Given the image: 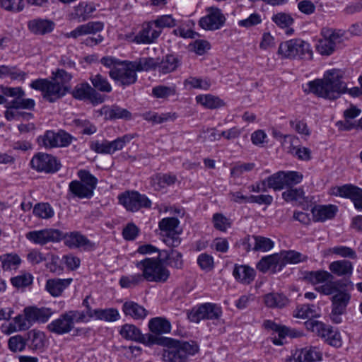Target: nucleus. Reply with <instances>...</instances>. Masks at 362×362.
Listing matches in <instances>:
<instances>
[{
  "label": "nucleus",
  "instance_id": "nucleus-15",
  "mask_svg": "<svg viewBox=\"0 0 362 362\" xmlns=\"http://www.w3.org/2000/svg\"><path fill=\"white\" fill-rule=\"evenodd\" d=\"M30 164L33 169L45 173H56L61 167L59 161L54 156L45 153L35 154Z\"/></svg>",
  "mask_w": 362,
  "mask_h": 362
},
{
  "label": "nucleus",
  "instance_id": "nucleus-12",
  "mask_svg": "<svg viewBox=\"0 0 362 362\" xmlns=\"http://www.w3.org/2000/svg\"><path fill=\"white\" fill-rule=\"evenodd\" d=\"M119 203L130 211L135 212L141 208H151V202L145 195L136 191H128L118 196Z\"/></svg>",
  "mask_w": 362,
  "mask_h": 362
},
{
  "label": "nucleus",
  "instance_id": "nucleus-48",
  "mask_svg": "<svg viewBox=\"0 0 362 362\" xmlns=\"http://www.w3.org/2000/svg\"><path fill=\"white\" fill-rule=\"evenodd\" d=\"M25 76V72L17 69L16 66H0V78L9 76L12 80L23 81Z\"/></svg>",
  "mask_w": 362,
  "mask_h": 362
},
{
  "label": "nucleus",
  "instance_id": "nucleus-19",
  "mask_svg": "<svg viewBox=\"0 0 362 362\" xmlns=\"http://www.w3.org/2000/svg\"><path fill=\"white\" fill-rule=\"evenodd\" d=\"M332 194L335 196L350 199L355 209L359 211H362L361 188L351 184H346L342 186L334 187L332 189Z\"/></svg>",
  "mask_w": 362,
  "mask_h": 362
},
{
  "label": "nucleus",
  "instance_id": "nucleus-50",
  "mask_svg": "<svg viewBox=\"0 0 362 362\" xmlns=\"http://www.w3.org/2000/svg\"><path fill=\"white\" fill-rule=\"evenodd\" d=\"M322 37L328 40L336 47L343 42L345 32L342 30H336L329 28H324L321 30Z\"/></svg>",
  "mask_w": 362,
  "mask_h": 362
},
{
  "label": "nucleus",
  "instance_id": "nucleus-46",
  "mask_svg": "<svg viewBox=\"0 0 362 362\" xmlns=\"http://www.w3.org/2000/svg\"><path fill=\"white\" fill-rule=\"evenodd\" d=\"M119 334L127 340L139 341L141 333L139 328L132 324H125L121 327Z\"/></svg>",
  "mask_w": 362,
  "mask_h": 362
},
{
  "label": "nucleus",
  "instance_id": "nucleus-36",
  "mask_svg": "<svg viewBox=\"0 0 362 362\" xmlns=\"http://www.w3.org/2000/svg\"><path fill=\"white\" fill-rule=\"evenodd\" d=\"M331 273L338 276H351L353 273V264L347 260H337L329 265Z\"/></svg>",
  "mask_w": 362,
  "mask_h": 362
},
{
  "label": "nucleus",
  "instance_id": "nucleus-38",
  "mask_svg": "<svg viewBox=\"0 0 362 362\" xmlns=\"http://www.w3.org/2000/svg\"><path fill=\"white\" fill-rule=\"evenodd\" d=\"M69 191L73 197L79 199H89L93 195V192L78 180H73L69 183Z\"/></svg>",
  "mask_w": 362,
  "mask_h": 362
},
{
  "label": "nucleus",
  "instance_id": "nucleus-60",
  "mask_svg": "<svg viewBox=\"0 0 362 362\" xmlns=\"http://www.w3.org/2000/svg\"><path fill=\"white\" fill-rule=\"evenodd\" d=\"M329 253L344 258L356 259L357 255L352 248L344 245H337L329 249Z\"/></svg>",
  "mask_w": 362,
  "mask_h": 362
},
{
  "label": "nucleus",
  "instance_id": "nucleus-11",
  "mask_svg": "<svg viewBox=\"0 0 362 362\" xmlns=\"http://www.w3.org/2000/svg\"><path fill=\"white\" fill-rule=\"evenodd\" d=\"M77 315L78 313L76 315L73 310L66 311L49 323L47 329L49 332L58 335L69 333L74 328V324L78 323L77 319L80 317H77Z\"/></svg>",
  "mask_w": 362,
  "mask_h": 362
},
{
  "label": "nucleus",
  "instance_id": "nucleus-8",
  "mask_svg": "<svg viewBox=\"0 0 362 362\" xmlns=\"http://www.w3.org/2000/svg\"><path fill=\"white\" fill-rule=\"evenodd\" d=\"M305 325L308 330L324 339L329 336V334H332V338L329 339V344L337 348L341 346L342 341L339 332L329 325L313 320L306 321Z\"/></svg>",
  "mask_w": 362,
  "mask_h": 362
},
{
  "label": "nucleus",
  "instance_id": "nucleus-6",
  "mask_svg": "<svg viewBox=\"0 0 362 362\" xmlns=\"http://www.w3.org/2000/svg\"><path fill=\"white\" fill-rule=\"evenodd\" d=\"M304 279L313 285L323 284L315 287V291L325 296L333 295L337 291V281H333L331 273L325 270L308 272Z\"/></svg>",
  "mask_w": 362,
  "mask_h": 362
},
{
  "label": "nucleus",
  "instance_id": "nucleus-22",
  "mask_svg": "<svg viewBox=\"0 0 362 362\" xmlns=\"http://www.w3.org/2000/svg\"><path fill=\"white\" fill-rule=\"evenodd\" d=\"M104 28V23L101 21H90L86 24L80 25L72 31L65 34L66 37L77 38L82 35L95 34Z\"/></svg>",
  "mask_w": 362,
  "mask_h": 362
},
{
  "label": "nucleus",
  "instance_id": "nucleus-9",
  "mask_svg": "<svg viewBox=\"0 0 362 362\" xmlns=\"http://www.w3.org/2000/svg\"><path fill=\"white\" fill-rule=\"evenodd\" d=\"M222 314L221 308L211 303H205L193 308L187 312V318L192 322L198 323L202 320H216Z\"/></svg>",
  "mask_w": 362,
  "mask_h": 362
},
{
  "label": "nucleus",
  "instance_id": "nucleus-5",
  "mask_svg": "<svg viewBox=\"0 0 362 362\" xmlns=\"http://www.w3.org/2000/svg\"><path fill=\"white\" fill-rule=\"evenodd\" d=\"M30 87L35 90H40L42 93L44 99L49 103H54L64 97L69 88L59 81L47 78L36 79L30 83Z\"/></svg>",
  "mask_w": 362,
  "mask_h": 362
},
{
  "label": "nucleus",
  "instance_id": "nucleus-28",
  "mask_svg": "<svg viewBox=\"0 0 362 362\" xmlns=\"http://www.w3.org/2000/svg\"><path fill=\"white\" fill-rule=\"evenodd\" d=\"M360 109L355 106H351L344 112L345 120L344 122H338L337 125L342 130H351L355 128H359V120L358 122H352L351 119L356 118L361 114Z\"/></svg>",
  "mask_w": 362,
  "mask_h": 362
},
{
  "label": "nucleus",
  "instance_id": "nucleus-17",
  "mask_svg": "<svg viewBox=\"0 0 362 362\" xmlns=\"http://www.w3.org/2000/svg\"><path fill=\"white\" fill-rule=\"evenodd\" d=\"M206 14L199 21V26L206 30H216L222 28L226 21L221 10L217 7H209Z\"/></svg>",
  "mask_w": 362,
  "mask_h": 362
},
{
  "label": "nucleus",
  "instance_id": "nucleus-34",
  "mask_svg": "<svg viewBox=\"0 0 362 362\" xmlns=\"http://www.w3.org/2000/svg\"><path fill=\"white\" fill-rule=\"evenodd\" d=\"M144 119L152 123L153 124H159L169 121H174L177 118L175 112L158 113L148 111L142 114Z\"/></svg>",
  "mask_w": 362,
  "mask_h": 362
},
{
  "label": "nucleus",
  "instance_id": "nucleus-31",
  "mask_svg": "<svg viewBox=\"0 0 362 362\" xmlns=\"http://www.w3.org/2000/svg\"><path fill=\"white\" fill-rule=\"evenodd\" d=\"M233 275L239 282L248 284L254 280L255 272L249 266L235 264L233 271Z\"/></svg>",
  "mask_w": 362,
  "mask_h": 362
},
{
  "label": "nucleus",
  "instance_id": "nucleus-44",
  "mask_svg": "<svg viewBox=\"0 0 362 362\" xmlns=\"http://www.w3.org/2000/svg\"><path fill=\"white\" fill-rule=\"evenodd\" d=\"M119 318V313L116 308L95 309V320L112 322L118 320Z\"/></svg>",
  "mask_w": 362,
  "mask_h": 362
},
{
  "label": "nucleus",
  "instance_id": "nucleus-63",
  "mask_svg": "<svg viewBox=\"0 0 362 362\" xmlns=\"http://www.w3.org/2000/svg\"><path fill=\"white\" fill-rule=\"evenodd\" d=\"M154 26L157 30L162 31L165 28H173L176 24V20L173 18L171 15H163L158 16L155 21H152Z\"/></svg>",
  "mask_w": 362,
  "mask_h": 362
},
{
  "label": "nucleus",
  "instance_id": "nucleus-42",
  "mask_svg": "<svg viewBox=\"0 0 362 362\" xmlns=\"http://www.w3.org/2000/svg\"><path fill=\"white\" fill-rule=\"evenodd\" d=\"M264 300L267 307L272 308H281L288 303V298L284 295L278 293H270L265 295Z\"/></svg>",
  "mask_w": 362,
  "mask_h": 362
},
{
  "label": "nucleus",
  "instance_id": "nucleus-21",
  "mask_svg": "<svg viewBox=\"0 0 362 362\" xmlns=\"http://www.w3.org/2000/svg\"><path fill=\"white\" fill-rule=\"evenodd\" d=\"M62 239L65 245L71 249L91 251L95 248V244L78 231L63 233Z\"/></svg>",
  "mask_w": 362,
  "mask_h": 362
},
{
  "label": "nucleus",
  "instance_id": "nucleus-41",
  "mask_svg": "<svg viewBox=\"0 0 362 362\" xmlns=\"http://www.w3.org/2000/svg\"><path fill=\"white\" fill-rule=\"evenodd\" d=\"M282 269L287 264H298L305 261L306 256L295 250H284L279 253Z\"/></svg>",
  "mask_w": 362,
  "mask_h": 362
},
{
  "label": "nucleus",
  "instance_id": "nucleus-23",
  "mask_svg": "<svg viewBox=\"0 0 362 362\" xmlns=\"http://www.w3.org/2000/svg\"><path fill=\"white\" fill-rule=\"evenodd\" d=\"M280 257L279 253H274L270 255L263 257L257 264V269L262 272L266 273L269 270L273 272L281 271L282 269Z\"/></svg>",
  "mask_w": 362,
  "mask_h": 362
},
{
  "label": "nucleus",
  "instance_id": "nucleus-33",
  "mask_svg": "<svg viewBox=\"0 0 362 362\" xmlns=\"http://www.w3.org/2000/svg\"><path fill=\"white\" fill-rule=\"evenodd\" d=\"M28 311V317L31 320L32 323L36 322L45 323L48 321L53 314V311L49 308H36L27 307Z\"/></svg>",
  "mask_w": 362,
  "mask_h": 362
},
{
  "label": "nucleus",
  "instance_id": "nucleus-20",
  "mask_svg": "<svg viewBox=\"0 0 362 362\" xmlns=\"http://www.w3.org/2000/svg\"><path fill=\"white\" fill-rule=\"evenodd\" d=\"M71 94L76 100H89L93 104L102 103L104 101L103 97L88 82L78 83L71 91Z\"/></svg>",
  "mask_w": 362,
  "mask_h": 362
},
{
  "label": "nucleus",
  "instance_id": "nucleus-10",
  "mask_svg": "<svg viewBox=\"0 0 362 362\" xmlns=\"http://www.w3.org/2000/svg\"><path fill=\"white\" fill-rule=\"evenodd\" d=\"M179 223V220L174 217L164 218L158 223L163 241L168 247H175L179 246L181 243L179 234L176 231Z\"/></svg>",
  "mask_w": 362,
  "mask_h": 362
},
{
  "label": "nucleus",
  "instance_id": "nucleus-49",
  "mask_svg": "<svg viewBox=\"0 0 362 362\" xmlns=\"http://www.w3.org/2000/svg\"><path fill=\"white\" fill-rule=\"evenodd\" d=\"M165 253V259H168V264L173 268L180 269L183 267L182 255L177 250H161L160 256Z\"/></svg>",
  "mask_w": 362,
  "mask_h": 362
},
{
  "label": "nucleus",
  "instance_id": "nucleus-45",
  "mask_svg": "<svg viewBox=\"0 0 362 362\" xmlns=\"http://www.w3.org/2000/svg\"><path fill=\"white\" fill-rule=\"evenodd\" d=\"M180 64L179 59L173 54H168L159 62V71L162 74H168L175 71Z\"/></svg>",
  "mask_w": 362,
  "mask_h": 362
},
{
  "label": "nucleus",
  "instance_id": "nucleus-39",
  "mask_svg": "<svg viewBox=\"0 0 362 362\" xmlns=\"http://www.w3.org/2000/svg\"><path fill=\"white\" fill-rule=\"evenodd\" d=\"M195 99L197 103L207 109H216L225 105L223 100L211 94L199 95Z\"/></svg>",
  "mask_w": 362,
  "mask_h": 362
},
{
  "label": "nucleus",
  "instance_id": "nucleus-24",
  "mask_svg": "<svg viewBox=\"0 0 362 362\" xmlns=\"http://www.w3.org/2000/svg\"><path fill=\"white\" fill-rule=\"evenodd\" d=\"M54 23L48 19L35 18L28 22V30L35 35H44L54 28Z\"/></svg>",
  "mask_w": 362,
  "mask_h": 362
},
{
  "label": "nucleus",
  "instance_id": "nucleus-14",
  "mask_svg": "<svg viewBox=\"0 0 362 362\" xmlns=\"http://www.w3.org/2000/svg\"><path fill=\"white\" fill-rule=\"evenodd\" d=\"M161 34V30H157L151 21L142 25L141 30L137 34L126 35V40L138 45H149L156 42Z\"/></svg>",
  "mask_w": 362,
  "mask_h": 362
},
{
  "label": "nucleus",
  "instance_id": "nucleus-51",
  "mask_svg": "<svg viewBox=\"0 0 362 362\" xmlns=\"http://www.w3.org/2000/svg\"><path fill=\"white\" fill-rule=\"evenodd\" d=\"M284 181V172L279 171L266 178L267 187L275 191L286 188Z\"/></svg>",
  "mask_w": 362,
  "mask_h": 362
},
{
  "label": "nucleus",
  "instance_id": "nucleus-58",
  "mask_svg": "<svg viewBox=\"0 0 362 362\" xmlns=\"http://www.w3.org/2000/svg\"><path fill=\"white\" fill-rule=\"evenodd\" d=\"M13 321L19 332L28 330L33 325L31 320L28 317L27 307L24 308L23 314L18 315Z\"/></svg>",
  "mask_w": 362,
  "mask_h": 362
},
{
  "label": "nucleus",
  "instance_id": "nucleus-59",
  "mask_svg": "<svg viewBox=\"0 0 362 362\" xmlns=\"http://www.w3.org/2000/svg\"><path fill=\"white\" fill-rule=\"evenodd\" d=\"M253 250L267 252L274 247V243L268 238L263 236H253Z\"/></svg>",
  "mask_w": 362,
  "mask_h": 362
},
{
  "label": "nucleus",
  "instance_id": "nucleus-32",
  "mask_svg": "<svg viewBox=\"0 0 362 362\" xmlns=\"http://www.w3.org/2000/svg\"><path fill=\"white\" fill-rule=\"evenodd\" d=\"M122 311L127 316H130L134 320L144 319L148 312L141 305L134 301H127L122 305Z\"/></svg>",
  "mask_w": 362,
  "mask_h": 362
},
{
  "label": "nucleus",
  "instance_id": "nucleus-57",
  "mask_svg": "<svg viewBox=\"0 0 362 362\" xmlns=\"http://www.w3.org/2000/svg\"><path fill=\"white\" fill-rule=\"evenodd\" d=\"M0 7L4 11L18 13L25 7L24 0H0Z\"/></svg>",
  "mask_w": 362,
  "mask_h": 362
},
{
  "label": "nucleus",
  "instance_id": "nucleus-54",
  "mask_svg": "<svg viewBox=\"0 0 362 362\" xmlns=\"http://www.w3.org/2000/svg\"><path fill=\"white\" fill-rule=\"evenodd\" d=\"M33 213L35 216L44 219L50 218L54 214L52 207L48 203L37 204L33 208Z\"/></svg>",
  "mask_w": 362,
  "mask_h": 362
},
{
  "label": "nucleus",
  "instance_id": "nucleus-64",
  "mask_svg": "<svg viewBox=\"0 0 362 362\" xmlns=\"http://www.w3.org/2000/svg\"><path fill=\"white\" fill-rule=\"evenodd\" d=\"M336 47L328 40L322 37L316 45L317 51L322 55H331L335 50Z\"/></svg>",
  "mask_w": 362,
  "mask_h": 362
},
{
  "label": "nucleus",
  "instance_id": "nucleus-3",
  "mask_svg": "<svg viewBox=\"0 0 362 362\" xmlns=\"http://www.w3.org/2000/svg\"><path fill=\"white\" fill-rule=\"evenodd\" d=\"M142 272L144 280L149 282L164 283L170 277V272L161 262L160 257L145 258L135 263Z\"/></svg>",
  "mask_w": 362,
  "mask_h": 362
},
{
  "label": "nucleus",
  "instance_id": "nucleus-47",
  "mask_svg": "<svg viewBox=\"0 0 362 362\" xmlns=\"http://www.w3.org/2000/svg\"><path fill=\"white\" fill-rule=\"evenodd\" d=\"M132 62L137 71H148L155 69L159 64L158 60L152 57H141Z\"/></svg>",
  "mask_w": 362,
  "mask_h": 362
},
{
  "label": "nucleus",
  "instance_id": "nucleus-18",
  "mask_svg": "<svg viewBox=\"0 0 362 362\" xmlns=\"http://www.w3.org/2000/svg\"><path fill=\"white\" fill-rule=\"evenodd\" d=\"M63 233L54 228H45L33 230L25 234V238L30 242L40 245L48 243H57L62 240Z\"/></svg>",
  "mask_w": 362,
  "mask_h": 362
},
{
  "label": "nucleus",
  "instance_id": "nucleus-30",
  "mask_svg": "<svg viewBox=\"0 0 362 362\" xmlns=\"http://www.w3.org/2000/svg\"><path fill=\"white\" fill-rule=\"evenodd\" d=\"M72 281V279H52L46 282L45 288L49 293L57 297L62 295L64 290L67 288Z\"/></svg>",
  "mask_w": 362,
  "mask_h": 362
},
{
  "label": "nucleus",
  "instance_id": "nucleus-7",
  "mask_svg": "<svg viewBox=\"0 0 362 362\" xmlns=\"http://www.w3.org/2000/svg\"><path fill=\"white\" fill-rule=\"evenodd\" d=\"M136 72L132 61L123 60L118 68L109 71V76L115 83L126 87L136 82Z\"/></svg>",
  "mask_w": 362,
  "mask_h": 362
},
{
  "label": "nucleus",
  "instance_id": "nucleus-56",
  "mask_svg": "<svg viewBox=\"0 0 362 362\" xmlns=\"http://www.w3.org/2000/svg\"><path fill=\"white\" fill-rule=\"evenodd\" d=\"M77 174L80 178V182L93 192L98 184V179L86 170H80Z\"/></svg>",
  "mask_w": 362,
  "mask_h": 362
},
{
  "label": "nucleus",
  "instance_id": "nucleus-16",
  "mask_svg": "<svg viewBox=\"0 0 362 362\" xmlns=\"http://www.w3.org/2000/svg\"><path fill=\"white\" fill-rule=\"evenodd\" d=\"M331 298L332 312L330 318L334 323H340L341 322V316L345 313L346 307L351 299V294L346 291H339L333 293Z\"/></svg>",
  "mask_w": 362,
  "mask_h": 362
},
{
  "label": "nucleus",
  "instance_id": "nucleus-62",
  "mask_svg": "<svg viewBox=\"0 0 362 362\" xmlns=\"http://www.w3.org/2000/svg\"><path fill=\"white\" fill-rule=\"evenodd\" d=\"M176 93L175 86H166L163 85L157 86L153 88L152 95L156 98H167Z\"/></svg>",
  "mask_w": 362,
  "mask_h": 362
},
{
  "label": "nucleus",
  "instance_id": "nucleus-52",
  "mask_svg": "<svg viewBox=\"0 0 362 362\" xmlns=\"http://www.w3.org/2000/svg\"><path fill=\"white\" fill-rule=\"evenodd\" d=\"M293 316L298 318L305 319L317 317L319 315L314 305L304 304L296 310Z\"/></svg>",
  "mask_w": 362,
  "mask_h": 362
},
{
  "label": "nucleus",
  "instance_id": "nucleus-53",
  "mask_svg": "<svg viewBox=\"0 0 362 362\" xmlns=\"http://www.w3.org/2000/svg\"><path fill=\"white\" fill-rule=\"evenodd\" d=\"M26 345H28L27 337L24 338L20 334L11 337L8 341V347L12 352L23 351Z\"/></svg>",
  "mask_w": 362,
  "mask_h": 362
},
{
  "label": "nucleus",
  "instance_id": "nucleus-40",
  "mask_svg": "<svg viewBox=\"0 0 362 362\" xmlns=\"http://www.w3.org/2000/svg\"><path fill=\"white\" fill-rule=\"evenodd\" d=\"M0 261L4 271L16 270L22 263L21 258L16 253H7L1 255Z\"/></svg>",
  "mask_w": 362,
  "mask_h": 362
},
{
  "label": "nucleus",
  "instance_id": "nucleus-26",
  "mask_svg": "<svg viewBox=\"0 0 362 362\" xmlns=\"http://www.w3.org/2000/svg\"><path fill=\"white\" fill-rule=\"evenodd\" d=\"M338 209L335 205H317L312 209L313 221L315 222H324L332 219Z\"/></svg>",
  "mask_w": 362,
  "mask_h": 362
},
{
  "label": "nucleus",
  "instance_id": "nucleus-43",
  "mask_svg": "<svg viewBox=\"0 0 362 362\" xmlns=\"http://www.w3.org/2000/svg\"><path fill=\"white\" fill-rule=\"evenodd\" d=\"M90 81L93 85V88L97 91L99 90L103 93H110L112 91V86L109 83L106 77L102 76L100 74H92L89 78Z\"/></svg>",
  "mask_w": 362,
  "mask_h": 362
},
{
  "label": "nucleus",
  "instance_id": "nucleus-13",
  "mask_svg": "<svg viewBox=\"0 0 362 362\" xmlns=\"http://www.w3.org/2000/svg\"><path fill=\"white\" fill-rule=\"evenodd\" d=\"M72 140L73 136L63 130H59L57 132L47 131L37 139L39 145L46 148L68 146Z\"/></svg>",
  "mask_w": 362,
  "mask_h": 362
},
{
  "label": "nucleus",
  "instance_id": "nucleus-61",
  "mask_svg": "<svg viewBox=\"0 0 362 362\" xmlns=\"http://www.w3.org/2000/svg\"><path fill=\"white\" fill-rule=\"evenodd\" d=\"M272 21L279 28H289L293 25L294 20L293 17L287 13L279 12L272 17Z\"/></svg>",
  "mask_w": 362,
  "mask_h": 362
},
{
  "label": "nucleus",
  "instance_id": "nucleus-2",
  "mask_svg": "<svg viewBox=\"0 0 362 362\" xmlns=\"http://www.w3.org/2000/svg\"><path fill=\"white\" fill-rule=\"evenodd\" d=\"M343 72L337 69L326 71L322 78H316L308 81L303 91L307 94H313L318 98L335 100L346 89V83L342 81Z\"/></svg>",
  "mask_w": 362,
  "mask_h": 362
},
{
  "label": "nucleus",
  "instance_id": "nucleus-25",
  "mask_svg": "<svg viewBox=\"0 0 362 362\" xmlns=\"http://www.w3.org/2000/svg\"><path fill=\"white\" fill-rule=\"evenodd\" d=\"M293 362H316L322 359V352L316 346H308L297 350Z\"/></svg>",
  "mask_w": 362,
  "mask_h": 362
},
{
  "label": "nucleus",
  "instance_id": "nucleus-27",
  "mask_svg": "<svg viewBox=\"0 0 362 362\" xmlns=\"http://www.w3.org/2000/svg\"><path fill=\"white\" fill-rule=\"evenodd\" d=\"M28 347L32 350L42 351L47 344V338L44 332L33 329L26 334Z\"/></svg>",
  "mask_w": 362,
  "mask_h": 362
},
{
  "label": "nucleus",
  "instance_id": "nucleus-29",
  "mask_svg": "<svg viewBox=\"0 0 362 362\" xmlns=\"http://www.w3.org/2000/svg\"><path fill=\"white\" fill-rule=\"evenodd\" d=\"M177 180V176L172 173H158L151 178V184L155 190H161L173 186Z\"/></svg>",
  "mask_w": 362,
  "mask_h": 362
},
{
  "label": "nucleus",
  "instance_id": "nucleus-4",
  "mask_svg": "<svg viewBox=\"0 0 362 362\" xmlns=\"http://www.w3.org/2000/svg\"><path fill=\"white\" fill-rule=\"evenodd\" d=\"M278 54L281 58L290 59L298 58L310 59L313 57L310 44L299 38L281 42L279 46Z\"/></svg>",
  "mask_w": 362,
  "mask_h": 362
},
{
  "label": "nucleus",
  "instance_id": "nucleus-1",
  "mask_svg": "<svg viewBox=\"0 0 362 362\" xmlns=\"http://www.w3.org/2000/svg\"><path fill=\"white\" fill-rule=\"evenodd\" d=\"M139 342L146 346L157 344L166 347L163 358L166 362H189V357L199 351V346L194 341H185L161 337L158 334H142Z\"/></svg>",
  "mask_w": 362,
  "mask_h": 362
},
{
  "label": "nucleus",
  "instance_id": "nucleus-35",
  "mask_svg": "<svg viewBox=\"0 0 362 362\" xmlns=\"http://www.w3.org/2000/svg\"><path fill=\"white\" fill-rule=\"evenodd\" d=\"M148 328L152 333L160 335L170 332L171 324L166 318L156 317L149 320Z\"/></svg>",
  "mask_w": 362,
  "mask_h": 362
},
{
  "label": "nucleus",
  "instance_id": "nucleus-55",
  "mask_svg": "<svg viewBox=\"0 0 362 362\" xmlns=\"http://www.w3.org/2000/svg\"><path fill=\"white\" fill-rule=\"evenodd\" d=\"M144 281L142 274L122 276L119 279V285L122 288H133Z\"/></svg>",
  "mask_w": 362,
  "mask_h": 362
},
{
  "label": "nucleus",
  "instance_id": "nucleus-37",
  "mask_svg": "<svg viewBox=\"0 0 362 362\" xmlns=\"http://www.w3.org/2000/svg\"><path fill=\"white\" fill-rule=\"evenodd\" d=\"M103 114L105 119L110 120L118 119H130L132 118V114L129 110L117 105L103 107Z\"/></svg>",
  "mask_w": 362,
  "mask_h": 362
}]
</instances>
